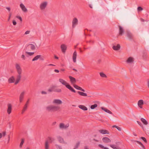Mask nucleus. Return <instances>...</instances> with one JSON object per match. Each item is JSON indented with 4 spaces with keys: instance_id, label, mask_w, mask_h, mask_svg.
Here are the masks:
<instances>
[{
    "instance_id": "nucleus-1",
    "label": "nucleus",
    "mask_w": 149,
    "mask_h": 149,
    "mask_svg": "<svg viewBox=\"0 0 149 149\" xmlns=\"http://www.w3.org/2000/svg\"><path fill=\"white\" fill-rule=\"evenodd\" d=\"M60 107L56 105H50L47 107L46 108L47 111L51 112H55L59 110Z\"/></svg>"
},
{
    "instance_id": "nucleus-2",
    "label": "nucleus",
    "mask_w": 149,
    "mask_h": 149,
    "mask_svg": "<svg viewBox=\"0 0 149 149\" xmlns=\"http://www.w3.org/2000/svg\"><path fill=\"white\" fill-rule=\"evenodd\" d=\"M59 81L61 83L65 86L66 88L70 90L71 91L75 93L76 91L75 90L64 80L62 79H59Z\"/></svg>"
},
{
    "instance_id": "nucleus-3",
    "label": "nucleus",
    "mask_w": 149,
    "mask_h": 149,
    "mask_svg": "<svg viewBox=\"0 0 149 149\" xmlns=\"http://www.w3.org/2000/svg\"><path fill=\"white\" fill-rule=\"evenodd\" d=\"M48 2L47 1L42 2L39 5V8L41 10H44L47 8Z\"/></svg>"
},
{
    "instance_id": "nucleus-4",
    "label": "nucleus",
    "mask_w": 149,
    "mask_h": 149,
    "mask_svg": "<svg viewBox=\"0 0 149 149\" xmlns=\"http://www.w3.org/2000/svg\"><path fill=\"white\" fill-rule=\"evenodd\" d=\"M15 68L17 74L22 73V70L20 64L17 63H16L15 64Z\"/></svg>"
},
{
    "instance_id": "nucleus-5",
    "label": "nucleus",
    "mask_w": 149,
    "mask_h": 149,
    "mask_svg": "<svg viewBox=\"0 0 149 149\" xmlns=\"http://www.w3.org/2000/svg\"><path fill=\"white\" fill-rule=\"evenodd\" d=\"M26 49L28 50H29V49H31L30 50L33 51L36 49V46L33 44H29L26 47Z\"/></svg>"
},
{
    "instance_id": "nucleus-6",
    "label": "nucleus",
    "mask_w": 149,
    "mask_h": 149,
    "mask_svg": "<svg viewBox=\"0 0 149 149\" xmlns=\"http://www.w3.org/2000/svg\"><path fill=\"white\" fill-rule=\"evenodd\" d=\"M69 126L68 123L65 125L63 123H61L59 125V127L61 129H66Z\"/></svg>"
},
{
    "instance_id": "nucleus-7",
    "label": "nucleus",
    "mask_w": 149,
    "mask_h": 149,
    "mask_svg": "<svg viewBox=\"0 0 149 149\" xmlns=\"http://www.w3.org/2000/svg\"><path fill=\"white\" fill-rule=\"evenodd\" d=\"M78 24V20L77 19L76 17L74 18L72 21V28H74Z\"/></svg>"
},
{
    "instance_id": "nucleus-8",
    "label": "nucleus",
    "mask_w": 149,
    "mask_h": 149,
    "mask_svg": "<svg viewBox=\"0 0 149 149\" xmlns=\"http://www.w3.org/2000/svg\"><path fill=\"white\" fill-rule=\"evenodd\" d=\"M12 105L10 104H8L7 105V113L9 115L12 112Z\"/></svg>"
},
{
    "instance_id": "nucleus-9",
    "label": "nucleus",
    "mask_w": 149,
    "mask_h": 149,
    "mask_svg": "<svg viewBox=\"0 0 149 149\" xmlns=\"http://www.w3.org/2000/svg\"><path fill=\"white\" fill-rule=\"evenodd\" d=\"M22 73H20L19 74H17V75L16 76V79L15 82V84H17L20 81L21 78L22 77Z\"/></svg>"
},
{
    "instance_id": "nucleus-10",
    "label": "nucleus",
    "mask_w": 149,
    "mask_h": 149,
    "mask_svg": "<svg viewBox=\"0 0 149 149\" xmlns=\"http://www.w3.org/2000/svg\"><path fill=\"white\" fill-rule=\"evenodd\" d=\"M134 61V58L132 57H129L126 61V63L129 64H132L133 63Z\"/></svg>"
},
{
    "instance_id": "nucleus-11",
    "label": "nucleus",
    "mask_w": 149,
    "mask_h": 149,
    "mask_svg": "<svg viewBox=\"0 0 149 149\" xmlns=\"http://www.w3.org/2000/svg\"><path fill=\"white\" fill-rule=\"evenodd\" d=\"M55 140V139L54 138L51 137H48L45 140V141H47L48 143H51L53 142Z\"/></svg>"
},
{
    "instance_id": "nucleus-12",
    "label": "nucleus",
    "mask_w": 149,
    "mask_h": 149,
    "mask_svg": "<svg viewBox=\"0 0 149 149\" xmlns=\"http://www.w3.org/2000/svg\"><path fill=\"white\" fill-rule=\"evenodd\" d=\"M25 93V91H24L20 94L19 97V100L20 102L23 101Z\"/></svg>"
},
{
    "instance_id": "nucleus-13",
    "label": "nucleus",
    "mask_w": 149,
    "mask_h": 149,
    "mask_svg": "<svg viewBox=\"0 0 149 149\" xmlns=\"http://www.w3.org/2000/svg\"><path fill=\"white\" fill-rule=\"evenodd\" d=\"M118 26L119 29V34L120 36H122L124 32L123 28L120 25H119Z\"/></svg>"
},
{
    "instance_id": "nucleus-14",
    "label": "nucleus",
    "mask_w": 149,
    "mask_h": 149,
    "mask_svg": "<svg viewBox=\"0 0 149 149\" xmlns=\"http://www.w3.org/2000/svg\"><path fill=\"white\" fill-rule=\"evenodd\" d=\"M15 78L13 76L10 77L8 80V82L9 83H15Z\"/></svg>"
},
{
    "instance_id": "nucleus-15",
    "label": "nucleus",
    "mask_w": 149,
    "mask_h": 149,
    "mask_svg": "<svg viewBox=\"0 0 149 149\" xmlns=\"http://www.w3.org/2000/svg\"><path fill=\"white\" fill-rule=\"evenodd\" d=\"M61 48L62 52L65 53L67 48V46L63 44L61 45Z\"/></svg>"
},
{
    "instance_id": "nucleus-16",
    "label": "nucleus",
    "mask_w": 149,
    "mask_h": 149,
    "mask_svg": "<svg viewBox=\"0 0 149 149\" xmlns=\"http://www.w3.org/2000/svg\"><path fill=\"white\" fill-rule=\"evenodd\" d=\"M102 140L103 142L104 143H110L111 142V140L107 137H104L102 138Z\"/></svg>"
},
{
    "instance_id": "nucleus-17",
    "label": "nucleus",
    "mask_w": 149,
    "mask_h": 149,
    "mask_svg": "<svg viewBox=\"0 0 149 149\" xmlns=\"http://www.w3.org/2000/svg\"><path fill=\"white\" fill-rule=\"evenodd\" d=\"M127 36L129 39L131 40L133 39V35L130 32L127 31Z\"/></svg>"
},
{
    "instance_id": "nucleus-18",
    "label": "nucleus",
    "mask_w": 149,
    "mask_h": 149,
    "mask_svg": "<svg viewBox=\"0 0 149 149\" xmlns=\"http://www.w3.org/2000/svg\"><path fill=\"white\" fill-rule=\"evenodd\" d=\"M99 132L102 134H109V132L106 130H98Z\"/></svg>"
},
{
    "instance_id": "nucleus-19",
    "label": "nucleus",
    "mask_w": 149,
    "mask_h": 149,
    "mask_svg": "<svg viewBox=\"0 0 149 149\" xmlns=\"http://www.w3.org/2000/svg\"><path fill=\"white\" fill-rule=\"evenodd\" d=\"M20 6L24 12H27V9L23 3H21L20 5Z\"/></svg>"
},
{
    "instance_id": "nucleus-20",
    "label": "nucleus",
    "mask_w": 149,
    "mask_h": 149,
    "mask_svg": "<svg viewBox=\"0 0 149 149\" xmlns=\"http://www.w3.org/2000/svg\"><path fill=\"white\" fill-rule=\"evenodd\" d=\"M28 103H26L24 105L23 109L22 110L21 113L22 114H23L25 111H26L27 109V108L28 106Z\"/></svg>"
},
{
    "instance_id": "nucleus-21",
    "label": "nucleus",
    "mask_w": 149,
    "mask_h": 149,
    "mask_svg": "<svg viewBox=\"0 0 149 149\" xmlns=\"http://www.w3.org/2000/svg\"><path fill=\"white\" fill-rule=\"evenodd\" d=\"M77 56V53L76 51H75L73 54L72 56V59L74 63H75L76 62V57Z\"/></svg>"
},
{
    "instance_id": "nucleus-22",
    "label": "nucleus",
    "mask_w": 149,
    "mask_h": 149,
    "mask_svg": "<svg viewBox=\"0 0 149 149\" xmlns=\"http://www.w3.org/2000/svg\"><path fill=\"white\" fill-rule=\"evenodd\" d=\"M58 141L61 143H64V139L63 138L60 136H58L57 137Z\"/></svg>"
},
{
    "instance_id": "nucleus-23",
    "label": "nucleus",
    "mask_w": 149,
    "mask_h": 149,
    "mask_svg": "<svg viewBox=\"0 0 149 149\" xmlns=\"http://www.w3.org/2000/svg\"><path fill=\"white\" fill-rule=\"evenodd\" d=\"M74 88H75L76 89L79 90L80 91H82L83 92H85V90L83 89H82L81 88V87L78 86L77 85H74Z\"/></svg>"
},
{
    "instance_id": "nucleus-24",
    "label": "nucleus",
    "mask_w": 149,
    "mask_h": 149,
    "mask_svg": "<svg viewBox=\"0 0 149 149\" xmlns=\"http://www.w3.org/2000/svg\"><path fill=\"white\" fill-rule=\"evenodd\" d=\"M120 47L119 44H117V46H113V49L115 50H118L120 49Z\"/></svg>"
},
{
    "instance_id": "nucleus-25",
    "label": "nucleus",
    "mask_w": 149,
    "mask_h": 149,
    "mask_svg": "<svg viewBox=\"0 0 149 149\" xmlns=\"http://www.w3.org/2000/svg\"><path fill=\"white\" fill-rule=\"evenodd\" d=\"M69 78L70 79V81L72 84H74L76 82V79H75L71 76H69Z\"/></svg>"
},
{
    "instance_id": "nucleus-26",
    "label": "nucleus",
    "mask_w": 149,
    "mask_h": 149,
    "mask_svg": "<svg viewBox=\"0 0 149 149\" xmlns=\"http://www.w3.org/2000/svg\"><path fill=\"white\" fill-rule=\"evenodd\" d=\"M101 109L102 110H104L106 112L110 114H112V112L110 110L107 109L106 108L104 107H101Z\"/></svg>"
},
{
    "instance_id": "nucleus-27",
    "label": "nucleus",
    "mask_w": 149,
    "mask_h": 149,
    "mask_svg": "<svg viewBox=\"0 0 149 149\" xmlns=\"http://www.w3.org/2000/svg\"><path fill=\"white\" fill-rule=\"evenodd\" d=\"M79 107L84 111H86L87 110V107L84 105H79Z\"/></svg>"
},
{
    "instance_id": "nucleus-28",
    "label": "nucleus",
    "mask_w": 149,
    "mask_h": 149,
    "mask_svg": "<svg viewBox=\"0 0 149 149\" xmlns=\"http://www.w3.org/2000/svg\"><path fill=\"white\" fill-rule=\"evenodd\" d=\"M49 143L47 141H45V149H49Z\"/></svg>"
},
{
    "instance_id": "nucleus-29",
    "label": "nucleus",
    "mask_w": 149,
    "mask_h": 149,
    "mask_svg": "<svg viewBox=\"0 0 149 149\" xmlns=\"http://www.w3.org/2000/svg\"><path fill=\"white\" fill-rule=\"evenodd\" d=\"M41 55H38L35 57L32 60V61H34L38 60L40 57Z\"/></svg>"
},
{
    "instance_id": "nucleus-30",
    "label": "nucleus",
    "mask_w": 149,
    "mask_h": 149,
    "mask_svg": "<svg viewBox=\"0 0 149 149\" xmlns=\"http://www.w3.org/2000/svg\"><path fill=\"white\" fill-rule=\"evenodd\" d=\"M78 93L80 95L83 96H87V94L86 93L80 92V91H78Z\"/></svg>"
},
{
    "instance_id": "nucleus-31",
    "label": "nucleus",
    "mask_w": 149,
    "mask_h": 149,
    "mask_svg": "<svg viewBox=\"0 0 149 149\" xmlns=\"http://www.w3.org/2000/svg\"><path fill=\"white\" fill-rule=\"evenodd\" d=\"M141 120L144 125H147L148 124L147 121L144 118H141Z\"/></svg>"
},
{
    "instance_id": "nucleus-32",
    "label": "nucleus",
    "mask_w": 149,
    "mask_h": 149,
    "mask_svg": "<svg viewBox=\"0 0 149 149\" xmlns=\"http://www.w3.org/2000/svg\"><path fill=\"white\" fill-rule=\"evenodd\" d=\"M6 134V132H3L2 133H0V139L1 138L2 136H4Z\"/></svg>"
},
{
    "instance_id": "nucleus-33",
    "label": "nucleus",
    "mask_w": 149,
    "mask_h": 149,
    "mask_svg": "<svg viewBox=\"0 0 149 149\" xmlns=\"http://www.w3.org/2000/svg\"><path fill=\"white\" fill-rule=\"evenodd\" d=\"M112 127L116 128H117L118 129V131H121L122 130V129L120 127L116 125H113L112 126Z\"/></svg>"
},
{
    "instance_id": "nucleus-34",
    "label": "nucleus",
    "mask_w": 149,
    "mask_h": 149,
    "mask_svg": "<svg viewBox=\"0 0 149 149\" xmlns=\"http://www.w3.org/2000/svg\"><path fill=\"white\" fill-rule=\"evenodd\" d=\"M137 143H138L142 147V149H145L144 146L143 145V144L140 142L138 141H136Z\"/></svg>"
},
{
    "instance_id": "nucleus-35",
    "label": "nucleus",
    "mask_w": 149,
    "mask_h": 149,
    "mask_svg": "<svg viewBox=\"0 0 149 149\" xmlns=\"http://www.w3.org/2000/svg\"><path fill=\"white\" fill-rule=\"evenodd\" d=\"M100 76L102 77H107V76L103 72L100 73Z\"/></svg>"
},
{
    "instance_id": "nucleus-36",
    "label": "nucleus",
    "mask_w": 149,
    "mask_h": 149,
    "mask_svg": "<svg viewBox=\"0 0 149 149\" xmlns=\"http://www.w3.org/2000/svg\"><path fill=\"white\" fill-rule=\"evenodd\" d=\"M97 106V105L96 104H95L94 105H92L91 107V109H94Z\"/></svg>"
},
{
    "instance_id": "nucleus-37",
    "label": "nucleus",
    "mask_w": 149,
    "mask_h": 149,
    "mask_svg": "<svg viewBox=\"0 0 149 149\" xmlns=\"http://www.w3.org/2000/svg\"><path fill=\"white\" fill-rule=\"evenodd\" d=\"M25 53L26 54H28L30 56H32L34 54V52H26Z\"/></svg>"
},
{
    "instance_id": "nucleus-38",
    "label": "nucleus",
    "mask_w": 149,
    "mask_h": 149,
    "mask_svg": "<svg viewBox=\"0 0 149 149\" xmlns=\"http://www.w3.org/2000/svg\"><path fill=\"white\" fill-rule=\"evenodd\" d=\"M53 102H62V101L59 99H55Z\"/></svg>"
},
{
    "instance_id": "nucleus-39",
    "label": "nucleus",
    "mask_w": 149,
    "mask_h": 149,
    "mask_svg": "<svg viewBox=\"0 0 149 149\" xmlns=\"http://www.w3.org/2000/svg\"><path fill=\"white\" fill-rule=\"evenodd\" d=\"M144 103H138V106L141 108H142V106Z\"/></svg>"
},
{
    "instance_id": "nucleus-40",
    "label": "nucleus",
    "mask_w": 149,
    "mask_h": 149,
    "mask_svg": "<svg viewBox=\"0 0 149 149\" xmlns=\"http://www.w3.org/2000/svg\"><path fill=\"white\" fill-rule=\"evenodd\" d=\"M24 143V140L23 139H22L19 145V147L20 148H21L23 145Z\"/></svg>"
},
{
    "instance_id": "nucleus-41",
    "label": "nucleus",
    "mask_w": 149,
    "mask_h": 149,
    "mask_svg": "<svg viewBox=\"0 0 149 149\" xmlns=\"http://www.w3.org/2000/svg\"><path fill=\"white\" fill-rule=\"evenodd\" d=\"M80 143L79 142H78L77 143L75 146V148H78L79 145Z\"/></svg>"
},
{
    "instance_id": "nucleus-42",
    "label": "nucleus",
    "mask_w": 149,
    "mask_h": 149,
    "mask_svg": "<svg viewBox=\"0 0 149 149\" xmlns=\"http://www.w3.org/2000/svg\"><path fill=\"white\" fill-rule=\"evenodd\" d=\"M12 15V13H10L9 14V17L8 19V21H9L11 18V16Z\"/></svg>"
},
{
    "instance_id": "nucleus-43",
    "label": "nucleus",
    "mask_w": 149,
    "mask_h": 149,
    "mask_svg": "<svg viewBox=\"0 0 149 149\" xmlns=\"http://www.w3.org/2000/svg\"><path fill=\"white\" fill-rule=\"evenodd\" d=\"M56 147V148H57V149H62L61 147L58 145H57V144H56L55 145Z\"/></svg>"
},
{
    "instance_id": "nucleus-44",
    "label": "nucleus",
    "mask_w": 149,
    "mask_h": 149,
    "mask_svg": "<svg viewBox=\"0 0 149 149\" xmlns=\"http://www.w3.org/2000/svg\"><path fill=\"white\" fill-rule=\"evenodd\" d=\"M16 17L17 19H19L20 21L21 22H22V17H21L18 16H16Z\"/></svg>"
},
{
    "instance_id": "nucleus-45",
    "label": "nucleus",
    "mask_w": 149,
    "mask_h": 149,
    "mask_svg": "<svg viewBox=\"0 0 149 149\" xmlns=\"http://www.w3.org/2000/svg\"><path fill=\"white\" fill-rule=\"evenodd\" d=\"M145 142L147 143V141L146 138L144 137H142L141 138Z\"/></svg>"
},
{
    "instance_id": "nucleus-46",
    "label": "nucleus",
    "mask_w": 149,
    "mask_h": 149,
    "mask_svg": "<svg viewBox=\"0 0 149 149\" xmlns=\"http://www.w3.org/2000/svg\"><path fill=\"white\" fill-rule=\"evenodd\" d=\"M109 146L111 147L112 148H113V149H114V148H115V147H116V146L114 145H113V144H110L109 145Z\"/></svg>"
},
{
    "instance_id": "nucleus-47",
    "label": "nucleus",
    "mask_w": 149,
    "mask_h": 149,
    "mask_svg": "<svg viewBox=\"0 0 149 149\" xmlns=\"http://www.w3.org/2000/svg\"><path fill=\"white\" fill-rule=\"evenodd\" d=\"M137 123L141 127H143V126L141 123L139 121H137Z\"/></svg>"
},
{
    "instance_id": "nucleus-48",
    "label": "nucleus",
    "mask_w": 149,
    "mask_h": 149,
    "mask_svg": "<svg viewBox=\"0 0 149 149\" xmlns=\"http://www.w3.org/2000/svg\"><path fill=\"white\" fill-rule=\"evenodd\" d=\"M56 92H61V89L58 88L56 90Z\"/></svg>"
},
{
    "instance_id": "nucleus-49",
    "label": "nucleus",
    "mask_w": 149,
    "mask_h": 149,
    "mask_svg": "<svg viewBox=\"0 0 149 149\" xmlns=\"http://www.w3.org/2000/svg\"><path fill=\"white\" fill-rule=\"evenodd\" d=\"M138 11H141L143 10V8L141 7H139L137 8Z\"/></svg>"
},
{
    "instance_id": "nucleus-50",
    "label": "nucleus",
    "mask_w": 149,
    "mask_h": 149,
    "mask_svg": "<svg viewBox=\"0 0 149 149\" xmlns=\"http://www.w3.org/2000/svg\"><path fill=\"white\" fill-rule=\"evenodd\" d=\"M13 23L14 25H16L17 24V22L15 20H13Z\"/></svg>"
},
{
    "instance_id": "nucleus-51",
    "label": "nucleus",
    "mask_w": 149,
    "mask_h": 149,
    "mask_svg": "<svg viewBox=\"0 0 149 149\" xmlns=\"http://www.w3.org/2000/svg\"><path fill=\"white\" fill-rule=\"evenodd\" d=\"M21 58L24 60H25L26 58L25 56L23 54L22 55Z\"/></svg>"
},
{
    "instance_id": "nucleus-52",
    "label": "nucleus",
    "mask_w": 149,
    "mask_h": 149,
    "mask_svg": "<svg viewBox=\"0 0 149 149\" xmlns=\"http://www.w3.org/2000/svg\"><path fill=\"white\" fill-rule=\"evenodd\" d=\"M30 31H27L25 33V34H28L29 33Z\"/></svg>"
},
{
    "instance_id": "nucleus-53",
    "label": "nucleus",
    "mask_w": 149,
    "mask_h": 149,
    "mask_svg": "<svg viewBox=\"0 0 149 149\" xmlns=\"http://www.w3.org/2000/svg\"><path fill=\"white\" fill-rule=\"evenodd\" d=\"M41 93L42 94H46L47 93L46 92L43 91H42Z\"/></svg>"
},
{
    "instance_id": "nucleus-54",
    "label": "nucleus",
    "mask_w": 149,
    "mask_h": 149,
    "mask_svg": "<svg viewBox=\"0 0 149 149\" xmlns=\"http://www.w3.org/2000/svg\"><path fill=\"white\" fill-rule=\"evenodd\" d=\"M6 8L9 11H10V7H6Z\"/></svg>"
},
{
    "instance_id": "nucleus-55",
    "label": "nucleus",
    "mask_w": 149,
    "mask_h": 149,
    "mask_svg": "<svg viewBox=\"0 0 149 149\" xmlns=\"http://www.w3.org/2000/svg\"><path fill=\"white\" fill-rule=\"evenodd\" d=\"M138 102H143V101L142 100H139Z\"/></svg>"
},
{
    "instance_id": "nucleus-56",
    "label": "nucleus",
    "mask_w": 149,
    "mask_h": 149,
    "mask_svg": "<svg viewBox=\"0 0 149 149\" xmlns=\"http://www.w3.org/2000/svg\"><path fill=\"white\" fill-rule=\"evenodd\" d=\"M54 71L55 72H56V73H58L59 72V71L58 70H56V69H55L54 70Z\"/></svg>"
},
{
    "instance_id": "nucleus-57",
    "label": "nucleus",
    "mask_w": 149,
    "mask_h": 149,
    "mask_svg": "<svg viewBox=\"0 0 149 149\" xmlns=\"http://www.w3.org/2000/svg\"><path fill=\"white\" fill-rule=\"evenodd\" d=\"M147 85L148 87L149 88V79H148L147 81Z\"/></svg>"
},
{
    "instance_id": "nucleus-58",
    "label": "nucleus",
    "mask_w": 149,
    "mask_h": 149,
    "mask_svg": "<svg viewBox=\"0 0 149 149\" xmlns=\"http://www.w3.org/2000/svg\"><path fill=\"white\" fill-rule=\"evenodd\" d=\"M84 149H89L88 146H86L84 147Z\"/></svg>"
},
{
    "instance_id": "nucleus-59",
    "label": "nucleus",
    "mask_w": 149,
    "mask_h": 149,
    "mask_svg": "<svg viewBox=\"0 0 149 149\" xmlns=\"http://www.w3.org/2000/svg\"><path fill=\"white\" fill-rule=\"evenodd\" d=\"M54 58L57 59H58V58L55 55L54 56Z\"/></svg>"
},
{
    "instance_id": "nucleus-60",
    "label": "nucleus",
    "mask_w": 149,
    "mask_h": 149,
    "mask_svg": "<svg viewBox=\"0 0 149 149\" xmlns=\"http://www.w3.org/2000/svg\"><path fill=\"white\" fill-rule=\"evenodd\" d=\"M94 141H96V142H98V140H96L95 139H94L93 140Z\"/></svg>"
},
{
    "instance_id": "nucleus-61",
    "label": "nucleus",
    "mask_w": 149,
    "mask_h": 149,
    "mask_svg": "<svg viewBox=\"0 0 149 149\" xmlns=\"http://www.w3.org/2000/svg\"><path fill=\"white\" fill-rule=\"evenodd\" d=\"M61 71H65V70L64 69H61Z\"/></svg>"
},
{
    "instance_id": "nucleus-62",
    "label": "nucleus",
    "mask_w": 149,
    "mask_h": 149,
    "mask_svg": "<svg viewBox=\"0 0 149 149\" xmlns=\"http://www.w3.org/2000/svg\"><path fill=\"white\" fill-rule=\"evenodd\" d=\"M73 70H74V71H75V72H77V70L76 69H74V68H73Z\"/></svg>"
},
{
    "instance_id": "nucleus-63",
    "label": "nucleus",
    "mask_w": 149,
    "mask_h": 149,
    "mask_svg": "<svg viewBox=\"0 0 149 149\" xmlns=\"http://www.w3.org/2000/svg\"><path fill=\"white\" fill-rule=\"evenodd\" d=\"M48 65H49V66H55L54 65H53V64H49Z\"/></svg>"
},
{
    "instance_id": "nucleus-64",
    "label": "nucleus",
    "mask_w": 149,
    "mask_h": 149,
    "mask_svg": "<svg viewBox=\"0 0 149 149\" xmlns=\"http://www.w3.org/2000/svg\"><path fill=\"white\" fill-rule=\"evenodd\" d=\"M120 148L117 147L115 148L114 149H119Z\"/></svg>"
}]
</instances>
